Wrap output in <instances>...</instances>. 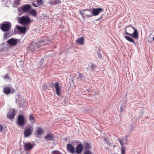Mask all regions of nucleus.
I'll list each match as a JSON object with an SVG mask.
<instances>
[{"label": "nucleus", "mask_w": 154, "mask_h": 154, "mask_svg": "<svg viewBox=\"0 0 154 154\" xmlns=\"http://www.w3.org/2000/svg\"><path fill=\"white\" fill-rule=\"evenodd\" d=\"M124 29L125 34L133 37L136 39H138V35L137 31L132 26L128 25Z\"/></svg>", "instance_id": "f257e3e1"}, {"label": "nucleus", "mask_w": 154, "mask_h": 154, "mask_svg": "<svg viewBox=\"0 0 154 154\" xmlns=\"http://www.w3.org/2000/svg\"><path fill=\"white\" fill-rule=\"evenodd\" d=\"M47 41H51L49 38H47L45 39H42L41 41L38 42V43H31L29 47L27 48V50L29 52L33 53L35 50L40 47L41 45H44V44H42L44 42H47Z\"/></svg>", "instance_id": "f03ea898"}, {"label": "nucleus", "mask_w": 154, "mask_h": 154, "mask_svg": "<svg viewBox=\"0 0 154 154\" xmlns=\"http://www.w3.org/2000/svg\"><path fill=\"white\" fill-rule=\"evenodd\" d=\"M79 14L82 16V17L83 19H84L85 17L89 18L93 17L92 10L89 9H85L84 10L79 9Z\"/></svg>", "instance_id": "7ed1b4c3"}, {"label": "nucleus", "mask_w": 154, "mask_h": 154, "mask_svg": "<svg viewBox=\"0 0 154 154\" xmlns=\"http://www.w3.org/2000/svg\"><path fill=\"white\" fill-rule=\"evenodd\" d=\"M19 21V23L23 25H27L33 21V20H31L27 16L22 17L20 18Z\"/></svg>", "instance_id": "20e7f679"}, {"label": "nucleus", "mask_w": 154, "mask_h": 154, "mask_svg": "<svg viewBox=\"0 0 154 154\" xmlns=\"http://www.w3.org/2000/svg\"><path fill=\"white\" fill-rule=\"evenodd\" d=\"M1 29L3 31H8L11 26V24L9 22H5L0 25Z\"/></svg>", "instance_id": "39448f33"}, {"label": "nucleus", "mask_w": 154, "mask_h": 154, "mask_svg": "<svg viewBox=\"0 0 154 154\" xmlns=\"http://www.w3.org/2000/svg\"><path fill=\"white\" fill-rule=\"evenodd\" d=\"M25 120L24 116L22 115H19L18 118L17 124L20 126H23L25 124Z\"/></svg>", "instance_id": "423d86ee"}, {"label": "nucleus", "mask_w": 154, "mask_h": 154, "mask_svg": "<svg viewBox=\"0 0 154 154\" xmlns=\"http://www.w3.org/2000/svg\"><path fill=\"white\" fill-rule=\"evenodd\" d=\"M33 131V127L32 126H29L26 128L24 132V134L26 137H27L31 134Z\"/></svg>", "instance_id": "0eeeda50"}, {"label": "nucleus", "mask_w": 154, "mask_h": 154, "mask_svg": "<svg viewBox=\"0 0 154 154\" xmlns=\"http://www.w3.org/2000/svg\"><path fill=\"white\" fill-rule=\"evenodd\" d=\"M104 9L102 8H94L92 9V13L93 16L98 15L99 14L103 11Z\"/></svg>", "instance_id": "6e6552de"}, {"label": "nucleus", "mask_w": 154, "mask_h": 154, "mask_svg": "<svg viewBox=\"0 0 154 154\" xmlns=\"http://www.w3.org/2000/svg\"><path fill=\"white\" fill-rule=\"evenodd\" d=\"M119 140L121 146H122V154H125V148L123 146V143H125L127 141V137H125V139H119Z\"/></svg>", "instance_id": "1a4fd4ad"}, {"label": "nucleus", "mask_w": 154, "mask_h": 154, "mask_svg": "<svg viewBox=\"0 0 154 154\" xmlns=\"http://www.w3.org/2000/svg\"><path fill=\"white\" fill-rule=\"evenodd\" d=\"M33 146V145L30 143H24L23 147L24 150L29 151L31 149Z\"/></svg>", "instance_id": "9d476101"}, {"label": "nucleus", "mask_w": 154, "mask_h": 154, "mask_svg": "<svg viewBox=\"0 0 154 154\" xmlns=\"http://www.w3.org/2000/svg\"><path fill=\"white\" fill-rule=\"evenodd\" d=\"M7 42L10 45L14 46L17 43L18 40L13 38H11L8 40Z\"/></svg>", "instance_id": "9b49d317"}, {"label": "nucleus", "mask_w": 154, "mask_h": 154, "mask_svg": "<svg viewBox=\"0 0 154 154\" xmlns=\"http://www.w3.org/2000/svg\"><path fill=\"white\" fill-rule=\"evenodd\" d=\"M15 110L14 109H10L8 112L7 117L10 119H13L14 116Z\"/></svg>", "instance_id": "f8f14e48"}, {"label": "nucleus", "mask_w": 154, "mask_h": 154, "mask_svg": "<svg viewBox=\"0 0 154 154\" xmlns=\"http://www.w3.org/2000/svg\"><path fill=\"white\" fill-rule=\"evenodd\" d=\"M54 85L56 89V92L58 96H60V92L61 89L59 83L57 82H56Z\"/></svg>", "instance_id": "ddd939ff"}, {"label": "nucleus", "mask_w": 154, "mask_h": 154, "mask_svg": "<svg viewBox=\"0 0 154 154\" xmlns=\"http://www.w3.org/2000/svg\"><path fill=\"white\" fill-rule=\"evenodd\" d=\"M66 148L68 151L71 153H73L75 152V149L73 146L70 144H68L67 145Z\"/></svg>", "instance_id": "4468645a"}, {"label": "nucleus", "mask_w": 154, "mask_h": 154, "mask_svg": "<svg viewBox=\"0 0 154 154\" xmlns=\"http://www.w3.org/2000/svg\"><path fill=\"white\" fill-rule=\"evenodd\" d=\"M83 149V146L81 144H78L75 148V151L76 153L80 154Z\"/></svg>", "instance_id": "2eb2a0df"}, {"label": "nucleus", "mask_w": 154, "mask_h": 154, "mask_svg": "<svg viewBox=\"0 0 154 154\" xmlns=\"http://www.w3.org/2000/svg\"><path fill=\"white\" fill-rule=\"evenodd\" d=\"M31 6L29 5H26L23 7L22 9L24 12H28L30 9Z\"/></svg>", "instance_id": "dca6fc26"}, {"label": "nucleus", "mask_w": 154, "mask_h": 154, "mask_svg": "<svg viewBox=\"0 0 154 154\" xmlns=\"http://www.w3.org/2000/svg\"><path fill=\"white\" fill-rule=\"evenodd\" d=\"M54 135L52 134H48L45 137V139L48 140H52L54 139Z\"/></svg>", "instance_id": "f3484780"}, {"label": "nucleus", "mask_w": 154, "mask_h": 154, "mask_svg": "<svg viewBox=\"0 0 154 154\" xmlns=\"http://www.w3.org/2000/svg\"><path fill=\"white\" fill-rule=\"evenodd\" d=\"M84 38L83 37L79 38L76 40V42L79 44L82 45L84 44Z\"/></svg>", "instance_id": "a211bd4d"}, {"label": "nucleus", "mask_w": 154, "mask_h": 154, "mask_svg": "<svg viewBox=\"0 0 154 154\" xmlns=\"http://www.w3.org/2000/svg\"><path fill=\"white\" fill-rule=\"evenodd\" d=\"M44 133V131L41 128L37 127L36 129V134L38 135H40Z\"/></svg>", "instance_id": "6ab92c4d"}, {"label": "nucleus", "mask_w": 154, "mask_h": 154, "mask_svg": "<svg viewBox=\"0 0 154 154\" xmlns=\"http://www.w3.org/2000/svg\"><path fill=\"white\" fill-rule=\"evenodd\" d=\"M17 28L20 32L22 33H24L26 30L25 27H21L19 26H17Z\"/></svg>", "instance_id": "aec40b11"}, {"label": "nucleus", "mask_w": 154, "mask_h": 154, "mask_svg": "<svg viewBox=\"0 0 154 154\" xmlns=\"http://www.w3.org/2000/svg\"><path fill=\"white\" fill-rule=\"evenodd\" d=\"M11 92V89L9 87H7L4 88L3 92L6 94H8Z\"/></svg>", "instance_id": "412c9836"}, {"label": "nucleus", "mask_w": 154, "mask_h": 154, "mask_svg": "<svg viewBox=\"0 0 154 154\" xmlns=\"http://www.w3.org/2000/svg\"><path fill=\"white\" fill-rule=\"evenodd\" d=\"M61 2L60 0H52L50 2V4L51 5H57Z\"/></svg>", "instance_id": "4be33fe9"}, {"label": "nucleus", "mask_w": 154, "mask_h": 154, "mask_svg": "<svg viewBox=\"0 0 154 154\" xmlns=\"http://www.w3.org/2000/svg\"><path fill=\"white\" fill-rule=\"evenodd\" d=\"M124 38L128 41H129L130 42H131L134 44L135 43V42L132 39L128 36H125Z\"/></svg>", "instance_id": "5701e85b"}, {"label": "nucleus", "mask_w": 154, "mask_h": 154, "mask_svg": "<svg viewBox=\"0 0 154 154\" xmlns=\"http://www.w3.org/2000/svg\"><path fill=\"white\" fill-rule=\"evenodd\" d=\"M29 14L34 17L36 16L37 15L34 9H32L29 12Z\"/></svg>", "instance_id": "b1692460"}, {"label": "nucleus", "mask_w": 154, "mask_h": 154, "mask_svg": "<svg viewBox=\"0 0 154 154\" xmlns=\"http://www.w3.org/2000/svg\"><path fill=\"white\" fill-rule=\"evenodd\" d=\"M29 119L31 122L34 120L35 118L32 114H30L29 115Z\"/></svg>", "instance_id": "393cba45"}, {"label": "nucleus", "mask_w": 154, "mask_h": 154, "mask_svg": "<svg viewBox=\"0 0 154 154\" xmlns=\"http://www.w3.org/2000/svg\"><path fill=\"white\" fill-rule=\"evenodd\" d=\"M90 148V145L88 143H85L84 148L87 150H88Z\"/></svg>", "instance_id": "a878e982"}, {"label": "nucleus", "mask_w": 154, "mask_h": 154, "mask_svg": "<svg viewBox=\"0 0 154 154\" xmlns=\"http://www.w3.org/2000/svg\"><path fill=\"white\" fill-rule=\"evenodd\" d=\"M89 66L90 67L92 70H94L96 68V66L93 63H90L89 64Z\"/></svg>", "instance_id": "bb28decb"}, {"label": "nucleus", "mask_w": 154, "mask_h": 154, "mask_svg": "<svg viewBox=\"0 0 154 154\" xmlns=\"http://www.w3.org/2000/svg\"><path fill=\"white\" fill-rule=\"evenodd\" d=\"M51 154H61V153L59 151L57 150H55L52 152Z\"/></svg>", "instance_id": "cd10ccee"}, {"label": "nucleus", "mask_w": 154, "mask_h": 154, "mask_svg": "<svg viewBox=\"0 0 154 154\" xmlns=\"http://www.w3.org/2000/svg\"><path fill=\"white\" fill-rule=\"evenodd\" d=\"M104 141L106 142L107 143V144L108 145H110V142H109L108 140V138H107L104 137Z\"/></svg>", "instance_id": "c85d7f7f"}, {"label": "nucleus", "mask_w": 154, "mask_h": 154, "mask_svg": "<svg viewBox=\"0 0 154 154\" xmlns=\"http://www.w3.org/2000/svg\"><path fill=\"white\" fill-rule=\"evenodd\" d=\"M78 73L79 74V77L78 78H77V79H81L83 77V76L82 73H80L79 72H78Z\"/></svg>", "instance_id": "c756f323"}, {"label": "nucleus", "mask_w": 154, "mask_h": 154, "mask_svg": "<svg viewBox=\"0 0 154 154\" xmlns=\"http://www.w3.org/2000/svg\"><path fill=\"white\" fill-rule=\"evenodd\" d=\"M19 5V3L16 2L14 3L13 4V6L15 8H17Z\"/></svg>", "instance_id": "7c9ffc66"}, {"label": "nucleus", "mask_w": 154, "mask_h": 154, "mask_svg": "<svg viewBox=\"0 0 154 154\" xmlns=\"http://www.w3.org/2000/svg\"><path fill=\"white\" fill-rule=\"evenodd\" d=\"M84 154H93V153L88 150H86Z\"/></svg>", "instance_id": "2f4dec72"}, {"label": "nucleus", "mask_w": 154, "mask_h": 154, "mask_svg": "<svg viewBox=\"0 0 154 154\" xmlns=\"http://www.w3.org/2000/svg\"><path fill=\"white\" fill-rule=\"evenodd\" d=\"M3 78L4 79H10L8 75V74L3 76Z\"/></svg>", "instance_id": "473e14b6"}, {"label": "nucleus", "mask_w": 154, "mask_h": 154, "mask_svg": "<svg viewBox=\"0 0 154 154\" xmlns=\"http://www.w3.org/2000/svg\"><path fill=\"white\" fill-rule=\"evenodd\" d=\"M97 56L100 59L102 58V55L99 52L97 53Z\"/></svg>", "instance_id": "72a5a7b5"}, {"label": "nucleus", "mask_w": 154, "mask_h": 154, "mask_svg": "<svg viewBox=\"0 0 154 154\" xmlns=\"http://www.w3.org/2000/svg\"><path fill=\"white\" fill-rule=\"evenodd\" d=\"M9 35V34L7 33H5L4 34V37L5 38H7Z\"/></svg>", "instance_id": "f704fd0d"}, {"label": "nucleus", "mask_w": 154, "mask_h": 154, "mask_svg": "<svg viewBox=\"0 0 154 154\" xmlns=\"http://www.w3.org/2000/svg\"><path fill=\"white\" fill-rule=\"evenodd\" d=\"M3 130V126L0 124V132H2Z\"/></svg>", "instance_id": "c9c22d12"}, {"label": "nucleus", "mask_w": 154, "mask_h": 154, "mask_svg": "<svg viewBox=\"0 0 154 154\" xmlns=\"http://www.w3.org/2000/svg\"><path fill=\"white\" fill-rule=\"evenodd\" d=\"M124 108V106L123 105H121L120 107V112H122L123 110V109Z\"/></svg>", "instance_id": "e433bc0d"}, {"label": "nucleus", "mask_w": 154, "mask_h": 154, "mask_svg": "<svg viewBox=\"0 0 154 154\" xmlns=\"http://www.w3.org/2000/svg\"><path fill=\"white\" fill-rule=\"evenodd\" d=\"M37 2L38 4H42V0H37Z\"/></svg>", "instance_id": "4c0bfd02"}, {"label": "nucleus", "mask_w": 154, "mask_h": 154, "mask_svg": "<svg viewBox=\"0 0 154 154\" xmlns=\"http://www.w3.org/2000/svg\"><path fill=\"white\" fill-rule=\"evenodd\" d=\"M103 15H102L101 16V17L100 18L97 19L96 20L97 21H99L100 20V19L102 17Z\"/></svg>", "instance_id": "58836bf2"}, {"label": "nucleus", "mask_w": 154, "mask_h": 154, "mask_svg": "<svg viewBox=\"0 0 154 154\" xmlns=\"http://www.w3.org/2000/svg\"><path fill=\"white\" fill-rule=\"evenodd\" d=\"M33 6L35 7H37V6L35 4V3H32V4Z\"/></svg>", "instance_id": "ea45409f"}, {"label": "nucleus", "mask_w": 154, "mask_h": 154, "mask_svg": "<svg viewBox=\"0 0 154 154\" xmlns=\"http://www.w3.org/2000/svg\"><path fill=\"white\" fill-rule=\"evenodd\" d=\"M152 40H153L154 41V37H153L152 38Z\"/></svg>", "instance_id": "a19ab883"}, {"label": "nucleus", "mask_w": 154, "mask_h": 154, "mask_svg": "<svg viewBox=\"0 0 154 154\" xmlns=\"http://www.w3.org/2000/svg\"><path fill=\"white\" fill-rule=\"evenodd\" d=\"M51 84H52V85H54V83H51Z\"/></svg>", "instance_id": "79ce46f5"}]
</instances>
